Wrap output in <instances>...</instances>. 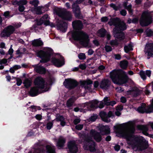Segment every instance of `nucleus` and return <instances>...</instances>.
<instances>
[{
    "label": "nucleus",
    "instance_id": "f257e3e1",
    "mask_svg": "<svg viewBox=\"0 0 153 153\" xmlns=\"http://www.w3.org/2000/svg\"><path fill=\"white\" fill-rule=\"evenodd\" d=\"M90 134L91 136L82 134L81 137L83 140V142L85 149L89 150L91 152H94L96 151V144L93 140L92 137L96 142L100 143L102 140V136L100 132L93 129L91 130Z\"/></svg>",
    "mask_w": 153,
    "mask_h": 153
},
{
    "label": "nucleus",
    "instance_id": "f03ea898",
    "mask_svg": "<svg viewBox=\"0 0 153 153\" xmlns=\"http://www.w3.org/2000/svg\"><path fill=\"white\" fill-rule=\"evenodd\" d=\"M135 125H115L114 126V130L116 134L120 137L125 136L127 140L132 139L133 136L135 133V128L134 126H131L128 129V133H127L126 126H134Z\"/></svg>",
    "mask_w": 153,
    "mask_h": 153
},
{
    "label": "nucleus",
    "instance_id": "7ed1b4c3",
    "mask_svg": "<svg viewBox=\"0 0 153 153\" xmlns=\"http://www.w3.org/2000/svg\"><path fill=\"white\" fill-rule=\"evenodd\" d=\"M132 139L128 140L127 143L129 145L136 147L140 151H142L147 149L148 142L143 137L140 135L133 136Z\"/></svg>",
    "mask_w": 153,
    "mask_h": 153
},
{
    "label": "nucleus",
    "instance_id": "20e7f679",
    "mask_svg": "<svg viewBox=\"0 0 153 153\" xmlns=\"http://www.w3.org/2000/svg\"><path fill=\"white\" fill-rule=\"evenodd\" d=\"M113 82L118 85H123L126 83L128 77L126 73L122 70H114L110 74Z\"/></svg>",
    "mask_w": 153,
    "mask_h": 153
},
{
    "label": "nucleus",
    "instance_id": "39448f33",
    "mask_svg": "<svg viewBox=\"0 0 153 153\" xmlns=\"http://www.w3.org/2000/svg\"><path fill=\"white\" fill-rule=\"evenodd\" d=\"M73 37L75 40L79 41L83 47L88 48L91 47L88 36L83 31H80L73 34Z\"/></svg>",
    "mask_w": 153,
    "mask_h": 153
},
{
    "label": "nucleus",
    "instance_id": "423d86ee",
    "mask_svg": "<svg viewBox=\"0 0 153 153\" xmlns=\"http://www.w3.org/2000/svg\"><path fill=\"white\" fill-rule=\"evenodd\" d=\"M53 54V51L51 48H48L46 51L42 50L37 53V56L42 59L40 61V62L45 63L49 61L51 58V55Z\"/></svg>",
    "mask_w": 153,
    "mask_h": 153
},
{
    "label": "nucleus",
    "instance_id": "0eeeda50",
    "mask_svg": "<svg viewBox=\"0 0 153 153\" xmlns=\"http://www.w3.org/2000/svg\"><path fill=\"white\" fill-rule=\"evenodd\" d=\"M108 24L110 26L114 25L115 27L113 28H116L117 29H119L120 30H122L126 26L124 22L121 21L119 18H111Z\"/></svg>",
    "mask_w": 153,
    "mask_h": 153
},
{
    "label": "nucleus",
    "instance_id": "6e6552de",
    "mask_svg": "<svg viewBox=\"0 0 153 153\" xmlns=\"http://www.w3.org/2000/svg\"><path fill=\"white\" fill-rule=\"evenodd\" d=\"M152 22L151 15L147 13H143L140 20V23L143 27L146 26L151 24Z\"/></svg>",
    "mask_w": 153,
    "mask_h": 153
},
{
    "label": "nucleus",
    "instance_id": "1a4fd4ad",
    "mask_svg": "<svg viewBox=\"0 0 153 153\" xmlns=\"http://www.w3.org/2000/svg\"><path fill=\"white\" fill-rule=\"evenodd\" d=\"M57 15L62 19L67 21L72 20V15L71 12L66 10H60L57 12Z\"/></svg>",
    "mask_w": 153,
    "mask_h": 153
},
{
    "label": "nucleus",
    "instance_id": "9d476101",
    "mask_svg": "<svg viewBox=\"0 0 153 153\" xmlns=\"http://www.w3.org/2000/svg\"><path fill=\"white\" fill-rule=\"evenodd\" d=\"M122 30H120L119 29H117L116 28H113V33L114 36L117 39L120 40L123 39L125 38V35L123 31L126 30L127 28L126 26L124 27Z\"/></svg>",
    "mask_w": 153,
    "mask_h": 153
},
{
    "label": "nucleus",
    "instance_id": "9b49d317",
    "mask_svg": "<svg viewBox=\"0 0 153 153\" xmlns=\"http://www.w3.org/2000/svg\"><path fill=\"white\" fill-rule=\"evenodd\" d=\"M99 115L102 120L107 123L111 121L110 117L114 116V113L111 111H109L108 114L105 111H102L100 112Z\"/></svg>",
    "mask_w": 153,
    "mask_h": 153
},
{
    "label": "nucleus",
    "instance_id": "f8f14e48",
    "mask_svg": "<svg viewBox=\"0 0 153 153\" xmlns=\"http://www.w3.org/2000/svg\"><path fill=\"white\" fill-rule=\"evenodd\" d=\"M15 31L14 27L12 25H9L5 27L1 33L2 37H9Z\"/></svg>",
    "mask_w": 153,
    "mask_h": 153
},
{
    "label": "nucleus",
    "instance_id": "ddd939ff",
    "mask_svg": "<svg viewBox=\"0 0 153 153\" xmlns=\"http://www.w3.org/2000/svg\"><path fill=\"white\" fill-rule=\"evenodd\" d=\"M78 84L76 80L71 79H65L64 82V85L67 88L69 89L74 88Z\"/></svg>",
    "mask_w": 153,
    "mask_h": 153
},
{
    "label": "nucleus",
    "instance_id": "4468645a",
    "mask_svg": "<svg viewBox=\"0 0 153 153\" xmlns=\"http://www.w3.org/2000/svg\"><path fill=\"white\" fill-rule=\"evenodd\" d=\"M69 151L71 153H76L78 151L77 145L75 141L71 140L68 143Z\"/></svg>",
    "mask_w": 153,
    "mask_h": 153
},
{
    "label": "nucleus",
    "instance_id": "2eb2a0df",
    "mask_svg": "<svg viewBox=\"0 0 153 153\" xmlns=\"http://www.w3.org/2000/svg\"><path fill=\"white\" fill-rule=\"evenodd\" d=\"M56 26L58 29L63 32H65L68 27L67 23L62 20L58 19L56 22Z\"/></svg>",
    "mask_w": 153,
    "mask_h": 153
},
{
    "label": "nucleus",
    "instance_id": "dca6fc26",
    "mask_svg": "<svg viewBox=\"0 0 153 153\" xmlns=\"http://www.w3.org/2000/svg\"><path fill=\"white\" fill-rule=\"evenodd\" d=\"M153 108L150 106H148L146 108V105L145 104H143L141 106L138 108L137 110L141 113H149L152 112L153 111Z\"/></svg>",
    "mask_w": 153,
    "mask_h": 153
},
{
    "label": "nucleus",
    "instance_id": "f3484780",
    "mask_svg": "<svg viewBox=\"0 0 153 153\" xmlns=\"http://www.w3.org/2000/svg\"><path fill=\"white\" fill-rule=\"evenodd\" d=\"M145 53H147V56L149 57L148 59H149L150 57H152L153 55V44L148 43L146 44L145 48Z\"/></svg>",
    "mask_w": 153,
    "mask_h": 153
},
{
    "label": "nucleus",
    "instance_id": "a211bd4d",
    "mask_svg": "<svg viewBox=\"0 0 153 153\" xmlns=\"http://www.w3.org/2000/svg\"><path fill=\"white\" fill-rule=\"evenodd\" d=\"M45 152V146L43 144H40L37 143L35 145L34 148V151L33 152H29L28 153H43Z\"/></svg>",
    "mask_w": 153,
    "mask_h": 153
},
{
    "label": "nucleus",
    "instance_id": "6ab92c4d",
    "mask_svg": "<svg viewBox=\"0 0 153 153\" xmlns=\"http://www.w3.org/2000/svg\"><path fill=\"white\" fill-rule=\"evenodd\" d=\"M111 84V82L108 79H103L101 82L100 86V88L105 90L108 89Z\"/></svg>",
    "mask_w": 153,
    "mask_h": 153
},
{
    "label": "nucleus",
    "instance_id": "aec40b11",
    "mask_svg": "<svg viewBox=\"0 0 153 153\" xmlns=\"http://www.w3.org/2000/svg\"><path fill=\"white\" fill-rule=\"evenodd\" d=\"M34 83L37 88H43L44 87V81L43 78L41 77H37L35 79Z\"/></svg>",
    "mask_w": 153,
    "mask_h": 153
},
{
    "label": "nucleus",
    "instance_id": "412c9836",
    "mask_svg": "<svg viewBox=\"0 0 153 153\" xmlns=\"http://www.w3.org/2000/svg\"><path fill=\"white\" fill-rule=\"evenodd\" d=\"M73 28L76 30H80L83 28V25L81 21L79 20H75L72 22Z\"/></svg>",
    "mask_w": 153,
    "mask_h": 153
},
{
    "label": "nucleus",
    "instance_id": "4be33fe9",
    "mask_svg": "<svg viewBox=\"0 0 153 153\" xmlns=\"http://www.w3.org/2000/svg\"><path fill=\"white\" fill-rule=\"evenodd\" d=\"M47 91L48 90L46 91L45 90H42V92H39V90L38 89L37 87H35L31 88L29 92V93L31 96L33 97L37 95L39 93L44 92Z\"/></svg>",
    "mask_w": 153,
    "mask_h": 153
},
{
    "label": "nucleus",
    "instance_id": "5701e85b",
    "mask_svg": "<svg viewBox=\"0 0 153 153\" xmlns=\"http://www.w3.org/2000/svg\"><path fill=\"white\" fill-rule=\"evenodd\" d=\"M101 126L99 128V130L104 135H108L110 134V128L106 125Z\"/></svg>",
    "mask_w": 153,
    "mask_h": 153
},
{
    "label": "nucleus",
    "instance_id": "b1692460",
    "mask_svg": "<svg viewBox=\"0 0 153 153\" xmlns=\"http://www.w3.org/2000/svg\"><path fill=\"white\" fill-rule=\"evenodd\" d=\"M130 93L133 97H136L141 94L142 91L137 88L135 87L130 91Z\"/></svg>",
    "mask_w": 153,
    "mask_h": 153
},
{
    "label": "nucleus",
    "instance_id": "393cba45",
    "mask_svg": "<svg viewBox=\"0 0 153 153\" xmlns=\"http://www.w3.org/2000/svg\"><path fill=\"white\" fill-rule=\"evenodd\" d=\"M80 83L81 85L84 86L85 89H87L90 91L91 88L88 85L91 84L93 83V81L90 80H88L86 81H80Z\"/></svg>",
    "mask_w": 153,
    "mask_h": 153
},
{
    "label": "nucleus",
    "instance_id": "a878e982",
    "mask_svg": "<svg viewBox=\"0 0 153 153\" xmlns=\"http://www.w3.org/2000/svg\"><path fill=\"white\" fill-rule=\"evenodd\" d=\"M52 62L54 65L57 67L61 66L64 63L63 60L56 58H53L52 59Z\"/></svg>",
    "mask_w": 153,
    "mask_h": 153
},
{
    "label": "nucleus",
    "instance_id": "bb28decb",
    "mask_svg": "<svg viewBox=\"0 0 153 153\" xmlns=\"http://www.w3.org/2000/svg\"><path fill=\"white\" fill-rule=\"evenodd\" d=\"M32 45L34 47H40L43 45L42 41L40 39H35L32 42Z\"/></svg>",
    "mask_w": 153,
    "mask_h": 153
},
{
    "label": "nucleus",
    "instance_id": "cd10ccee",
    "mask_svg": "<svg viewBox=\"0 0 153 153\" xmlns=\"http://www.w3.org/2000/svg\"><path fill=\"white\" fill-rule=\"evenodd\" d=\"M65 139L62 137H60L58 139L56 143V146L58 147L62 148L64 146L65 143Z\"/></svg>",
    "mask_w": 153,
    "mask_h": 153
},
{
    "label": "nucleus",
    "instance_id": "c85d7f7f",
    "mask_svg": "<svg viewBox=\"0 0 153 153\" xmlns=\"http://www.w3.org/2000/svg\"><path fill=\"white\" fill-rule=\"evenodd\" d=\"M35 70L37 73L40 74H44L46 73V69L42 66H36Z\"/></svg>",
    "mask_w": 153,
    "mask_h": 153
},
{
    "label": "nucleus",
    "instance_id": "c756f323",
    "mask_svg": "<svg viewBox=\"0 0 153 153\" xmlns=\"http://www.w3.org/2000/svg\"><path fill=\"white\" fill-rule=\"evenodd\" d=\"M43 8L42 6L37 7H33L31 9L32 11H34L38 15H40L42 13L41 9Z\"/></svg>",
    "mask_w": 153,
    "mask_h": 153
},
{
    "label": "nucleus",
    "instance_id": "7c9ffc66",
    "mask_svg": "<svg viewBox=\"0 0 153 153\" xmlns=\"http://www.w3.org/2000/svg\"><path fill=\"white\" fill-rule=\"evenodd\" d=\"M106 32L107 31L105 29L102 28L98 30L97 35L99 36L103 37L105 36Z\"/></svg>",
    "mask_w": 153,
    "mask_h": 153
},
{
    "label": "nucleus",
    "instance_id": "2f4dec72",
    "mask_svg": "<svg viewBox=\"0 0 153 153\" xmlns=\"http://www.w3.org/2000/svg\"><path fill=\"white\" fill-rule=\"evenodd\" d=\"M55 120L57 121H60L61 122L60 124H65V122L64 121L65 119L64 117L59 114H56Z\"/></svg>",
    "mask_w": 153,
    "mask_h": 153
},
{
    "label": "nucleus",
    "instance_id": "473e14b6",
    "mask_svg": "<svg viewBox=\"0 0 153 153\" xmlns=\"http://www.w3.org/2000/svg\"><path fill=\"white\" fill-rule=\"evenodd\" d=\"M45 150L47 153H56L54 148L49 145L46 146Z\"/></svg>",
    "mask_w": 153,
    "mask_h": 153
},
{
    "label": "nucleus",
    "instance_id": "72a5a7b5",
    "mask_svg": "<svg viewBox=\"0 0 153 153\" xmlns=\"http://www.w3.org/2000/svg\"><path fill=\"white\" fill-rule=\"evenodd\" d=\"M128 62L126 60H123L120 62V67L123 69H126L128 65Z\"/></svg>",
    "mask_w": 153,
    "mask_h": 153
},
{
    "label": "nucleus",
    "instance_id": "f704fd0d",
    "mask_svg": "<svg viewBox=\"0 0 153 153\" xmlns=\"http://www.w3.org/2000/svg\"><path fill=\"white\" fill-rule=\"evenodd\" d=\"M75 100V98L74 97H72L69 99L68 101L66 103V105L68 107L71 106Z\"/></svg>",
    "mask_w": 153,
    "mask_h": 153
},
{
    "label": "nucleus",
    "instance_id": "c9c22d12",
    "mask_svg": "<svg viewBox=\"0 0 153 153\" xmlns=\"http://www.w3.org/2000/svg\"><path fill=\"white\" fill-rule=\"evenodd\" d=\"M75 17L78 19H81L83 17L82 15L80 9L74 12Z\"/></svg>",
    "mask_w": 153,
    "mask_h": 153
},
{
    "label": "nucleus",
    "instance_id": "e433bc0d",
    "mask_svg": "<svg viewBox=\"0 0 153 153\" xmlns=\"http://www.w3.org/2000/svg\"><path fill=\"white\" fill-rule=\"evenodd\" d=\"M79 4L76 3L75 2H74L73 4L72 5V9H73V11L74 12L80 9V8L78 5Z\"/></svg>",
    "mask_w": 153,
    "mask_h": 153
},
{
    "label": "nucleus",
    "instance_id": "4c0bfd02",
    "mask_svg": "<svg viewBox=\"0 0 153 153\" xmlns=\"http://www.w3.org/2000/svg\"><path fill=\"white\" fill-rule=\"evenodd\" d=\"M32 83V82L30 79H25L23 82V83L25 84V86L26 88H27L30 87Z\"/></svg>",
    "mask_w": 153,
    "mask_h": 153
},
{
    "label": "nucleus",
    "instance_id": "58836bf2",
    "mask_svg": "<svg viewBox=\"0 0 153 153\" xmlns=\"http://www.w3.org/2000/svg\"><path fill=\"white\" fill-rule=\"evenodd\" d=\"M15 3L16 4H17L18 5L23 6L24 5L27 4V1L26 0H22L19 1H16Z\"/></svg>",
    "mask_w": 153,
    "mask_h": 153
},
{
    "label": "nucleus",
    "instance_id": "ea45409f",
    "mask_svg": "<svg viewBox=\"0 0 153 153\" xmlns=\"http://www.w3.org/2000/svg\"><path fill=\"white\" fill-rule=\"evenodd\" d=\"M132 46L131 44H128V45H125L124 47V50L125 52L128 53L130 51L132 50Z\"/></svg>",
    "mask_w": 153,
    "mask_h": 153
},
{
    "label": "nucleus",
    "instance_id": "a19ab883",
    "mask_svg": "<svg viewBox=\"0 0 153 153\" xmlns=\"http://www.w3.org/2000/svg\"><path fill=\"white\" fill-rule=\"evenodd\" d=\"M99 101L96 100H94L92 101V103L90 105V107L92 108H97L96 107H97V105Z\"/></svg>",
    "mask_w": 153,
    "mask_h": 153
},
{
    "label": "nucleus",
    "instance_id": "79ce46f5",
    "mask_svg": "<svg viewBox=\"0 0 153 153\" xmlns=\"http://www.w3.org/2000/svg\"><path fill=\"white\" fill-rule=\"evenodd\" d=\"M139 122L137 120H134L132 121H129L127 123H122L121 124H135L139 123Z\"/></svg>",
    "mask_w": 153,
    "mask_h": 153
},
{
    "label": "nucleus",
    "instance_id": "37998d69",
    "mask_svg": "<svg viewBox=\"0 0 153 153\" xmlns=\"http://www.w3.org/2000/svg\"><path fill=\"white\" fill-rule=\"evenodd\" d=\"M39 3V1L36 0H33V1H30V4L33 5L34 7H37Z\"/></svg>",
    "mask_w": 153,
    "mask_h": 153
},
{
    "label": "nucleus",
    "instance_id": "c03bdc74",
    "mask_svg": "<svg viewBox=\"0 0 153 153\" xmlns=\"http://www.w3.org/2000/svg\"><path fill=\"white\" fill-rule=\"evenodd\" d=\"M131 5L130 4L128 6V7L125 8L128 11L129 13L131 15L133 14V10L131 9Z\"/></svg>",
    "mask_w": 153,
    "mask_h": 153
},
{
    "label": "nucleus",
    "instance_id": "a18cd8bd",
    "mask_svg": "<svg viewBox=\"0 0 153 153\" xmlns=\"http://www.w3.org/2000/svg\"><path fill=\"white\" fill-rule=\"evenodd\" d=\"M98 117V116L97 114H93L92 116L89 118V120L91 121H94Z\"/></svg>",
    "mask_w": 153,
    "mask_h": 153
},
{
    "label": "nucleus",
    "instance_id": "49530a36",
    "mask_svg": "<svg viewBox=\"0 0 153 153\" xmlns=\"http://www.w3.org/2000/svg\"><path fill=\"white\" fill-rule=\"evenodd\" d=\"M146 34L148 36H151L153 35V31L150 29H147L146 30Z\"/></svg>",
    "mask_w": 153,
    "mask_h": 153
},
{
    "label": "nucleus",
    "instance_id": "de8ad7c7",
    "mask_svg": "<svg viewBox=\"0 0 153 153\" xmlns=\"http://www.w3.org/2000/svg\"><path fill=\"white\" fill-rule=\"evenodd\" d=\"M41 18L43 20H44V25H45V23L46 22L49 21L48 14H45Z\"/></svg>",
    "mask_w": 153,
    "mask_h": 153
},
{
    "label": "nucleus",
    "instance_id": "09e8293b",
    "mask_svg": "<svg viewBox=\"0 0 153 153\" xmlns=\"http://www.w3.org/2000/svg\"><path fill=\"white\" fill-rule=\"evenodd\" d=\"M78 57L80 59H84L86 58L85 54L84 53H80L78 55Z\"/></svg>",
    "mask_w": 153,
    "mask_h": 153
},
{
    "label": "nucleus",
    "instance_id": "8fccbe9b",
    "mask_svg": "<svg viewBox=\"0 0 153 153\" xmlns=\"http://www.w3.org/2000/svg\"><path fill=\"white\" fill-rule=\"evenodd\" d=\"M45 25H49L51 27H55V24L52 23L50 22L49 21H47L46 22Z\"/></svg>",
    "mask_w": 153,
    "mask_h": 153
},
{
    "label": "nucleus",
    "instance_id": "3c124183",
    "mask_svg": "<svg viewBox=\"0 0 153 153\" xmlns=\"http://www.w3.org/2000/svg\"><path fill=\"white\" fill-rule=\"evenodd\" d=\"M37 22V25H41L43 23H44V20H43L41 18L39 20H36Z\"/></svg>",
    "mask_w": 153,
    "mask_h": 153
},
{
    "label": "nucleus",
    "instance_id": "603ef678",
    "mask_svg": "<svg viewBox=\"0 0 153 153\" xmlns=\"http://www.w3.org/2000/svg\"><path fill=\"white\" fill-rule=\"evenodd\" d=\"M110 6L113 8L115 10H117L119 9V7L116 6L115 4H110Z\"/></svg>",
    "mask_w": 153,
    "mask_h": 153
},
{
    "label": "nucleus",
    "instance_id": "864d4df0",
    "mask_svg": "<svg viewBox=\"0 0 153 153\" xmlns=\"http://www.w3.org/2000/svg\"><path fill=\"white\" fill-rule=\"evenodd\" d=\"M140 74L141 77L143 80H144L146 79L145 74L144 71H141L140 72Z\"/></svg>",
    "mask_w": 153,
    "mask_h": 153
},
{
    "label": "nucleus",
    "instance_id": "5fc2aeb1",
    "mask_svg": "<svg viewBox=\"0 0 153 153\" xmlns=\"http://www.w3.org/2000/svg\"><path fill=\"white\" fill-rule=\"evenodd\" d=\"M110 44L111 45H118L117 41L115 40H113L110 42Z\"/></svg>",
    "mask_w": 153,
    "mask_h": 153
},
{
    "label": "nucleus",
    "instance_id": "6e6d98bb",
    "mask_svg": "<svg viewBox=\"0 0 153 153\" xmlns=\"http://www.w3.org/2000/svg\"><path fill=\"white\" fill-rule=\"evenodd\" d=\"M116 102L115 101H112L109 102L108 103H106V105H111L113 106L114 105L116 104Z\"/></svg>",
    "mask_w": 153,
    "mask_h": 153
},
{
    "label": "nucleus",
    "instance_id": "4d7b16f0",
    "mask_svg": "<svg viewBox=\"0 0 153 153\" xmlns=\"http://www.w3.org/2000/svg\"><path fill=\"white\" fill-rule=\"evenodd\" d=\"M105 48L106 52H109L112 50L111 48L109 46L106 45Z\"/></svg>",
    "mask_w": 153,
    "mask_h": 153
},
{
    "label": "nucleus",
    "instance_id": "13d9d810",
    "mask_svg": "<svg viewBox=\"0 0 153 153\" xmlns=\"http://www.w3.org/2000/svg\"><path fill=\"white\" fill-rule=\"evenodd\" d=\"M75 128L79 130H81L83 127V125H76Z\"/></svg>",
    "mask_w": 153,
    "mask_h": 153
},
{
    "label": "nucleus",
    "instance_id": "bf43d9fd",
    "mask_svg": "<svg viewBox=\"0 0 153 153\" xmlns=\"http://www.w3.org/2000/svg\"><path fill=\"white\" fill-rule=\"evenodd\" d=\"M109 101L110 99L108 98V97H105L103 100L104 104L107 105L106 103H108L109 102L108 101Z\"/></svg>",
    "mask_w": 153,
    "mask_h": 153
},
{
    "label": "nucleus",
    "instance_id": "052dcab7",
    "mask_svg": "<svg viewBox=\"0 0 153 153\" xmlns=\"http://www.w3.org/2000/svg\"><path fill=\"white\" fill-rule=\"evenodd\" d=\"M19 11L21 12H23L25 9V7L23 6H21V5H19Z\"/></svg>",
    "mask_w": 153,
    "mask_h": 153
},
{
    "label": "nucleus",
    "instance_id": "680f3d73",
    "mask_svg": "<svg viewBox=\"0 0 153 153\" xmlns=\"http://www.w3.org/2000/svg\"><path fill=\"white\" fill-rule=\"evenodd\" d=\"M120 14L123 16H125L126 14V11L125 10H122L120 12Z\"/></svg>",
    "mask_w": 153,
    "mask_h": 153
},
{
    "label": "nucleus",
    "instance_id": "e2e57ef3",
    "mask_svg": "<svg viewBox=\"0 0 153 153\" xmlns=\"http://www.w3.org/2000/svg\"><path fill=\"white\" fill-rule=\"evenodd\" d=\"M104 107V103L102 102L101 101L100 102L99 105H98L97 107H96V108H102Z\"/></svg>",
    "mask_w": 153,
    "mask_h": 153
},
{
    "label": "nucleus",
    "instance_id": "0e129e2a",
    "mask_svg": "<svg viewBox=\"0 0 153 153\" xmlns=\"http://www.w3.org/2000/svg\"><path fill=\"white\" fill-rule=\"evenodd\" d=\"M22 82V81L21 79L19 78H17V85L19 86L20 85Z\"/></svg>",
    "mask_w": 153,
    "mask_h": 153
},
{
    "label": "nucleus",
    "instance_id": "69168bd1",
    "mask_svg": "<svg viewBox=\"0 0 153 153\" xmlns=\"http://www.w3.org/2000/svg\"><path fill=\"white\" fill-rule=\"evenodd\" d=\"M120 146L118 145H116L114 147V149L115 150L119 151L120 150Z\"/></svg>",
    "mask_w": 153,
    "mask_h": 153
},
{
    "label": "nucleus",
    "instance_id": "338daca9",
    "mask_svg": "<svg viewBox=\"0 0 153 153\" xmlns=\"http://www.w3.org/2000/svg\"><path fill=\"white\" fill-rule=\"evenodd\" d=\"M79 67L82 70H84L86 68L85 65V64L80 65Z\"/></svg>",
    "mask_w": 153,
    "mask_h": 153
},
{
    "label": "nucleus",
    "instance_id": "774afa93",
    "mask_svg": "<svg viewBox=\"0 0 153 153\" xmlns=\"http://www.w3.org/2000/svg\"><path fill=\"white\" fill-rule=\"evenodd\" d=\"M80 120L79 119H76L74 121V124H77L80 123Z\"/></svg>",
    "mask_w": 153,
    "mask_h": 153
}]
</instances>
